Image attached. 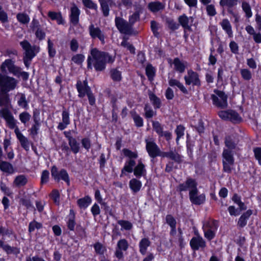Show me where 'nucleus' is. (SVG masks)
<instances>
[{"label": "nucleus", "instance_id": "obj_1", "mask_svg": "<svg viewBox=\"0 0 261 261\" xmlns=\"http://www.w3.org/2000/svg\"><path fill=\"white\" fill-rule=\"evenodd\" d=\"M115 59V56L94 48L91 50L90 55L88 57L87 68L92 69L93 66L96 71H101L106 68L107 63L112 64Z\"/></svg>", "mask_w": 261, "mask_h": 261}, {"label": "nucleus", "instance_id": "obj_2", "mask_svg": "<svg viewBox=\"0 0 261 261\" xmlns=\"http://www.w3.org/2000/svg\"><path fill=\"white\" fill-rule=\"evenodd\" d=\"M0 107V117L5 120L7 125L17 121L11 111L12 106L8 93L1 92Z\"/></svg>", "mask_w": 261, "mask_h": 261}, {"label": "nucleus", "instance_id": "obj_3", "mask_svg": "<svg viewBox=\"0 0 261 261\" xmlns=\"http://www.w3.org/2000/svg\"><path fill=\"white\" fill-rule=\"evenodd\" d=\"M20 44L24 51L23 57L24 64L27 67H29L33 58L39 53L40 47L35 45H31L26 40L20 42Z\"/></svg>", "mask_w": 261, "mask_h": 261}, {"label": "nucleus", "instance_id": "obj_4", "mask_svg": "<svg viewBox=\"0 0 261 261\" xmlns=\"http://www.w3.org/2000/svg\"><path fill=\"white\" fill-rule=\"evenodd\" d=\"M18 81L14 77L0 73V93H8L17 86Z\"/></svg>", "mask_w": 261, "mask_h": 261}, {"label": "nucleus", "instance_id": "obj_5", "mask_svg": "<svg viewBox=\"0 0 261 261\" xmlns=\"http://www.w3.org/2000/svg\"><path fill=\"white\" fill-rule=\"evenodd\" d=\"M215 94H212L211 98L213 104L217 107L223 109L227 107V96L223 91L215 90Z\"/></svg>", "mask_w": 261, "mask_h": 261}, {"label": "nucleus", "instance_id": "obj_6", "mask_svg": "<svg viewBox=\"0 0 261 261\" xmlns=\"http://www.w3.org/2000/svg\"><path fill=\"white\" fill-rule=\"evenodd\" d=\"M233 153L231 150L224 149L222 153L223 171L227 173H230L232 167L234 164Z\"/></svg>", "mask_w": 261, "mask_h": 261}, {"label": "nucleus", "instance_id": "obj_7", "mask_svg": "<svg viewBox=\"0 0 261 261\" xmlns=\"http://www.w3.org/2000/svg\"><path fill=\"white\" fill-rule=\"evenodd\" d=\"M17 121H15L11 124L8 125L7 126L9 128L13 129H14V132L18 140L19 141L20 144L25 150L28 151L30 149V145L31 143L29 142L28 139L24 137L19 130V128L17 125Z\"/></svg>", "mask_w": 261, "mask_h": 261}, {"label": "nucleus", "instance_id": "obj_8", "mask_svg": "<svg viewBox=\"0 0 261 261\" xmlns=\"http://www.w3.org/2000/svg\"><path fill=\"white\" fill-rule=\"evenodd\" d=\"M146 149L149 156L154 159L157 156H163V151H162L157 144L152 141L145 140Z\"/></svg>", "mask_w": 261, "mask_h": 261}, {"label": "nucleus", "instance_id": "obj_9", "mask_svg": "<svg viewBox=\"0 0 261 261\" xmlns=\"http://www.w3.org/2000/svg\"><path fill=\"white\" fill-rule=\"evenodd\" d=\"M115 22L117 28L121 33L126 35L132 34V27L128 22L119 17L115 18Z\"/></svg>", "mask_w": 261, "mask_h": 261}, {"label": "nucleus", "instance_id": "obj_10", "mask_svg": "<svg viewBox=\"0 0 261 261\" xmlns=\"http://www.w3.org/2000/svg\"><path fill=\"white\" fill-rule=\"evenodd\" d=\"M7 68L10 73H12L15 75L20 72V68L15 65L14 62L11 59H7L1 64L0 69L3 73H7Z\"/></svg>", "mask_w": 261, "mask_h": 261}, {"label": "nucleus", "instance_id": "obj_11", "mask_svg": "<svg viewBox=\"0 0 261 261\" xmlns=\"http://www.w3.org/2000/svg\"><path fill=\"white\" fill-rule=\"evenodd\" d=\"M184 79L187 85L192 84L194 86H200V81L198 73L191 70L188 71V75L185 76Z\"/></svg>", "mask_w": 261, "mask_h": 261}, {"label": "nucleus", "instance_id": "obj_12", "mask_svg": "<svg viewBox=\"0 0 261 261\" xmlns=\"http://www.w3.org/2000/svg\"><path fill=\"white\" fill-rule=\"evenodd\" d=\"M190 245L193 250L203 249L206 247L205 240L200 236L193 237L190 242Z\"/></svg>", "mask_w": 261, "mask_h": 261}, {"label": "nucleus", "instance_id": "obj_13", "mask_svg": "<svg viewBox=\"0 0 261 261\" xmlns=\"http://www.w3.org/2000/svg\"><path fill=\"white\" fill-rule=\"evenodd\" d=\"M76 87L79 92V97H83L87 95L91 90V88L88 85V82L86 80L83 82L78 81L76 84Z\"/></svg>", "mask_w": 261, "mask_h": 261}, {"label": "nucleus", "instance_id": "obj_14", "mask_svg": "<svg viewBox=\"0 0 261 261\" xmlns=\"http://www.w3.org/2000/svg\"><path fill=\"white\" fill-rule=\"evenodd\" d=\"M198 190H190L189 192V198L191 202L196 205H200L205 201V195L201 194L197 195Z\"/></svg>", "mask_w": 261, "mask_h": 261}, {"label": "nucleus", "instance_id": "obj_15", "mask_svg": "<svg viewBox=\"0 0 261 261\" xmlns=\"http://www.w3.org/2000/svg\"><path fill=\"white\" fill-rule=\"evenodd\" d=\"M178 188L180 191H186L188 190L190 191L197 189V183L194 179L188 178L184 183L179 185Z\"/></svg>", "mask_w": 261, "mask_h": 261}, {"label": "nucleus", "instance_id": "obj_16", "mask_svg": "<svg viewBox=\"0 0 261 261\" xmlns=\"http://www.w3.org/2000/svg\"><path fill=\"white\" fill-rule=\"evenodd\" d=\"M89 34L93 39L98 38L102 43H105V36L100 29L91 24L89 27Z\"/></svg>", "mask_w": 261, "mask_h": 261}, {"label": "nucleus", "instance_id": "obj_17", "mask_svg": "<svg viewBox=\"0 0 261 261\" xmlns=\"http://www.w3.org/2000/svg\"><path fill=\"white\" fill-rule=\"evenodd\" d=\"M178 20L180 24L185 30L191 31V25L193 22L192 17H188L185 14L180 16Z\"/></svg>", "mask_w": 261, "mask_h": 261}, {"label": "nucleus", "instance_id": "obj_18", "mask_svg": "<svg viewBox=\"0 0 261 261\" xmlns=\"http://www.w3.org/2000/svg\"><path fill=\"white\" fill-rule=\"evenodd\" d=\"M162 158H168L177 163L182 162V156L175 150H170L168 152H164Z\"/></svg>", "mask_w": 261, "mask_h": 261}, {"label": "nucleus", "instance_id": "obj_19", "mask_svg": "<svg viewBox=\"0 0 261 261\" xmlns=\"http://www.w3.org/2000/svg\"><path fill=\"white\" fill-rule=\"evenodd\" d=\"M224 143L227 147L226 149H228L232 152V150L237 148L238 142L235 140L233 136L227 135L225 138Z\"/></svg>", "mask_w": 261, "mask_h": 261}, {"label": "nucleus", "instance_id": "obj_20", "mask_svg": "<svg viewBox=\"0 0 261 261\" xmlns=\"http://www.w3.org/2000/svg\"><path fill=\"white\" fill-rule=\"evenodd\" d=\"M0 248H2L3 250L5 251L7 254H10L14 253L15 254H19L20 253L19 249L16 247H11L8 244H5L4 242L0 239Z\"/></svg>", "mask_w": 261, "mask_h": 261}, {"label": "nucleus", "instance_id": "obj_21", "mask_svg": "<svg viewBox=\"0 0 261 261\" xmlns=\"http://www.w3.org/2000/svg\"><path fill=\"white\" fill-rule=\"evenodd\" d=\"M80 14V11L75 5L71 8L70 21L74 25L79 22Z\"/></svg>", "mask_w": 261, "mask_h": 261}, {"label": "nucleus", "instance_id": "obj_22", "mask_svg": "<svg viewBox=\"0 0 261 261\" xmlns=\"http://www.w3.org/2000/svg\"><path fill=\"white\" fill-rule=\"evenodd\" d=\"M148 9L153 13L157 12L165 8V5L160 2H150L148 5Z\"/></svg>", "mask_w": 261, "mask_h": 261}, {"label": "nucleus", "instance_id": "obj_23", "mask_svg": "<svg viewBox=\"0 0 261 261\" xmlns=\"http://www.w3.org/2000/svg\"><path fill=\"white\" fill-rule=\"evenodd\" d=\"M134 174L137 177H140L146 173L145 165L141 161H139L138 165L134 169Z\"/></svg>", "mask_w": 261, "mask_h": 261}, {"label": "nucleus", "instance_id": "obj_24", "mask_svg": "<svg viewBox=\"0 0 261 261\" xmlns=\"http://www.w3.org/2000/svg\"><path fill=\"white\" fill-rule=\"evenodd\" d=\"M129 187L133 192L135 194L140 190L142 187V183L138 179L133 178L129 182Z\"/></svg>", "mask_w": 261, "mask_h": 261}, {"label": "nucleus", "instance_id": "obj_25", "mask_svg": "<svg viewBox=\"0 0 261 261\" xmlns=\"http://www.w3.org/2000/svg\"><path fill=\"white\" fill-rule=\"evenodd\" d=\"M0 169L8 174H12L14 170L13 166L9 162L0 160Z\"/></svg>", "mask_w": 261, "mask_h": 261}, {"label": "nucleus", "instance_id": "obj_26", "mask_svg": "<svg viewBox=\"0 0 261 261\" xmlns=\"http://www.w3.org/2000/svg\"><path fill=\"white\" fill-rule=\"evenodd\" d=\"M252 213L251 210H248L240 217L238 222V225L240 227L243 228L247 224V220Z\"/></svg>", "mask_w": 261, "mask_h": 261}, {"label": "nucleus", "instance_id": "obj_27", "mask_svg": "<svg viewBox=\"0 0 261 261\" xmlns=\"http://www.w3.org/2000/svg\"><path fill=\"white\" fill-rule=\"evenodd\" d=\"M136 165V162L134 160L131 159L127 161L123 169L121 170L120 176L122 177L124 172L132 173L134 170V167Z\"/></svg>", "mask_w": 261, "mask_h": 261}, {"label": "nucleus", "instance_id": "obj_28", "mask_svg": "<svg viewBox=\"0 0 261 261\" xmlns=\"http://www.w3.org/2000/svg\"><path fill=\"white\" fill-rule=\"evenodd\" d=\"M28 181V178L25 175H19L15 177L13 184L17 187H21L25 186Z\"/></svg>", "mask_w": 261, "mask_h": 261}, {"label": "nucleus", "instance_id": "obj_29", "mask_svg": "<svg viewBox=\"0 0 261 261\" xmlns=\"http://www.w3.org/2000/svg\"><path fill=\"white\" fill-rule=\"evenodd\" d=\"M169 84L171 87L176 86L184 94H188V90L185 87L183 84L176 79H171L169 80Z\"/></svg>", "mask_w": 261, "mask_h": 261}, {"label": "nucleus", "instance_id": "obj_30", "mask_svg": "<svg viewBox=\"0 0 261 261\" xmlns=\"http://www.w3.org/2000/svg\"><path fill=\"white\" fill-rule=\"evenodd\" d=\"M91 202V198L88 196H85L84 198H80L77 201L78 205L81 208H87L90 203Z\"/></svg>", "mask_w": 261, "mask_h": 261}, {"label": "nucleus", "instance_id": "obj_31", "mask_svg": "<svg viewBox=\"0 0 261 261\" xmlns=\"http://www.w3.org/2000/svg\"><path fill=\"white\" fill-rule=\"evenodd\" d=\"M223 29L226 32L229 37H231L232 35L231 26L229 21L226 19H223L220 23Z\"/></svg>", "mask_w": 261, "mask_h": 261}, {"label": "nucleus", "instance_id": "obj_32", "mask_svg": "<svg viewBox=\"0 0 261 261\" xmlns=\"http://www.w3.org/2000/svg\"><path fill=\"white\" fill-rule=\"evenodd\" d=\"M150 245V242L148 239L144 238L141 240L139 243V248L140 253L144 255L147 250V248Z\"/></svg>", "mask_w": 261, "mask_h": 261}, {"label": "nucleus", "instance_id": "obj_33", "mask_svg": "<svg viewBox=\"0 0 261 261\" xmlns=\"http://www.w3.org/2000/svg\"><path fill=\"white\" fill-rule=\"evenodd\" d=\"M173 64L174 65V69L180 73L184 72L186 66L184 63H182L178 58L174 59Z\"/></svg>", "mask_w": 261, "mask_h": 261}, {"label": "nucleus", "instance_id": "obj_34", "mask_svg": "<svg viewBox=\"0 0 261 261\" xmlns=\"http://www.w3.org/2000/svg\"><path fill=\"white\" fill-rule=\"evenodd\" d=\"M70 150L74 153L76 154L80 150V144L77 142L75 138L70 139L68 141Z\"/></svg>", "mask_w": 261, "mask_h": 261}, {"label": "nucleus", "instance_id": "obj_35", "mask_svg": "<svg viewBox=\"0 0 261 261\" xmlns=\"http://www.w3.org/2000/svg\"><path fill=\"white\" fill-rule=\"evenodd\" d=\"M218 228V222L213 220L205 222L203 225V229H207L216 231Z\"/></svg>", "mask_w": 261, "mask_h": 261}, {"label": "nucleus", "instance_id": "obj_36", "mask_svg": "<svg viewBox=\"0 0 261 261\" xmlns=\"http://www.w3.org/2000/svg\"><path fill=\"white\" fill-rule=\"evenodd\" d=\"M48 16L52 20H56L58 24H62L63 22V19L60 13L49 11L48 13Z\"/></svg>", "mask_w": 261, "mask_h": 261}, {"label": "nucleus", "instance_id": "obj_37", "mask_svg": "<svg viewBox=\"0 0 261 261\" xmlns=\"http://www.w3.org/2000/svg\"><path fill=\"white\" fill-rule=\"evenodd\" d=\"M110 76L115 82H119L121 80V73L117 69H112L110 70Z\"/></svg>", "mask_w": 261, "mask_h": 261}, {"label": "nucleus", "instance_id": "obj_38", "mask_svg": "<svg viewBox=\"0 0 261 261\" xmlns=\"http://www.w3.org/2000/svg\"><path fill=\"white\" fill-rule=\"evenodd\" d=\"M18 21L22 24H27L30 21L29 15L24 13H19L16 15Z\"/></svg>", "mask_w": 261, "mask_h": 261}, {"label": "nucleus", "instance_id": "obj_39", "mask_svg": "<svg viewBox=\"0 0 261 261\" xmlns=\"http://www.w3.org/2000/svg\"><path fill=\"white\" fill-rule=\"evenodd\" d=\"M238 0H220V5L222 7L231 8L237 5Z\"/></svg>", "mask_w": 261, "mask_h": 261}, {"label": "nucleus", "instance_id": "obj_40", "mask_svg": "<svg viewBox=\"0 0 261 261\" xmlns=\"http://www.w3.org/2000/svg\"><path fill=\"white\" fill-rule=\"evenodd\" d=\"M150 100L152 101V103L155 109H159L161 107V102L160 99L158 98L153 93L149 94V95Z\"/></svg>", "mask_w": 261, "mask_h": 261}, {"label": "nucleus", "instance_id": "obj_41", "mask_svg": "<svg viewBox=\"0 0 261 261\" xmlns=\"http://www.w3.org/2000/svg\"><path fill=\"white\" fill-rule=\"evenodd\" d=\"M241 119V117L237 112L233 110H229V120L236 123L240 122Z\"/></svg>", "mask_w": 261, "mask_h": 261}, {"label": "nucleus", "instance_id": "obj_42", "mask_svg": "<svg viewBox=\"0 0 261 261\" xmlns=\"http://www.w3.org/2000/svg\"><path fill=\"white\" fill-rule=\"evenodd\" d=\"M70 215H71V216L69 218L68 221L67 222V227H68V228L69 229H70V230H74L75 224V222L74 221V218H75L74 214L73 211L72 210H71L70 211Z\"/></svg>", "mask_w": 261, "mask_h": 261}, {"label": "nucleus", "instance_id": "obj_43", "mask_svg": "<svg viewBox=\"0 0 261 261\" xmlns=\"http://www.w3.org/2000/svg\"><path fill=\"white\" fill-rule=\"evenodd\" d=\"M145 117L146 118H151L156 115V112L154 111L151 107L148 104H146L144 107Z\"/></svg>", "mask_w": 261, "mask_h": 261}, {"label": "nucleus", "instance_id": "obj_44", "mask_svg": "<svg viewBox=\"0 0 261 261\" xmlns=\"http://www.w3.org/2000/svg\"><path fill=\"white\" fill-rule=\"evenodd\" d=\"M31 118V115L27 112H22L19 115L20 121L24 125L30 121Z\"/></svg>", "mask_w": 261, "mask_h": 261}, {"label": "nucleus", "instance_id": "obj_45", "mask_svg": "<svg viewBox=\"0 0 261 261\" xmlns=\"http://www.w3.org/2000/svg\"><path fill=\"white\" fill-rule=\"evenodd\" d=\"M155 71L154 68L151 64L147 65L146 67V74L149 80L153 79L155 74Z\"/></svg>", "mask_w": 261, "mask_h": 261}, {"label": "nucleus", "instance_id": "obj_46", "mask_svg": "<svg viewBox=\"0 0 261 261\" xmlns=\"http://www.w3.org/2000/svg\"><path fill=\"white\" fill-rule=\"evenodd\" d=\"M103 15L107 17L109 15V6L103 1L99 0Z\"/></svg>", "mask_w": 261, "mask_h": 261}, {"label": "nucleus", "instance_id": "obj_47", "mask_svg": "<svg viewBox=\"0 0 261 261\" xmlns=\"http://www.w3.org/2000/svg\"><path fill=\"white\" fill-rule=\"evenodd\" d=\"M60 179H62L65 181L68 185L70 184V179L68 174L66 170L64 169H62L59 172Z\"/></svg>", "mask_w": 261, "mask_h": 261}, {"label": "nucleus", "instance_id": "obj_48", "mask_svg": "<svg viewBox=\"0 0 261 261\" xmlns=\"http://www.w3.org/2000/svg\"><path fill=\"white\" fill-rule=\"evenodd\" d=\"M128 247V244L125 239L120 240L117 244V249L123 251H126Z\"/></svg>", "mask_w": 261, "mask_h": 261}, {"label": "nucleus", "instance_id": "obj_49", "mask_svg": "<svg viewBox=\"0 0 261 261\" xmlns=\"http://www.w3.org/2000/svg\"><path fill=\"white\" fill-rule=\"evenodd\" d=\"M240 73L242 78L245 81H249L252 78V73L248 69H241Z\"/></svg>", "mask_w": 261, "mask_h": 261}, {"label": "nucleus", "instance_id": "obj_50", "mask_svg": "<svg viewBox=\"0 0 261 261\" xmlns=\"http://www.w3.org/2000/svg\"><path fill=\"white\" fill-rule=\"evenodd\" d=\"M82 2L84 6L90 9H93L95 11L97 10V5L94 3L92 0H82Z\"/></svg>", "mask_w": 261, "mask_h": 261}, {"label": "nucleus", "instance_id": "obj_51", "mask_svg": "<svg viewBox=\"0 0 261 261\" xmlns=\"http://www.w3.org/2000/svg\"><path fill=\"white\" fill-rule=\"evenodd\" d=\"M132 117L135 124L137 127H141L143 126V119L139 115L137 114L135 112H134L132 113Z\"/></svg>", "mask_w": 261, "mask_h": 261}, {"label": "nucleus", "instance_id": "obj_52", "mask_svg": "<svg viewBox=\"0 0 261 261\" xmlns=\"http://www.w3.org/2000/svg\"><path fill=\"white\" fill-rule=\"evenodd\" d=\"M242 9L243 11L246 13V16L247 17L249 18L252 16V12L251 10V7L248 3L246 2H243L242 3Z\"/></svg>", "mask_w": 261, "mask_h": 261}, {"label": "nucleus", "instance_id": "obj_53", "mask_svg": "<svg viewBox=\"0 0 261 261\" xmlns=\"http://www.w3.org/2000/svg\"><path fill=\"white\" fill-rule=\"evenodd\" d=\"M153 129L160 136L163 135V127L158 121H152Z\"/></svg>", "mask_w": 261, "mask_h": 261}, {"label": "nucleus", "instance_id": "obj_54", "mask_svg": "<svg viewBox=\"0 0 261 261\" xmlns=\"http://www.w3.org/2000/svg\"><path fill=\"white\" fill-rule=\"evenodd\" d=\"M123 152L125 156H127L129 158V160H134L137 158L138 157V154L137 152H133L128 149H123Z\"/></svg>", "mask_w": 261, "mask_h": 261}, {"label": "nucleus", "instance_id": "obj_55", "mask_svg": "<svg viewBox=\"0 0 261 261\" xmlns=\"http://www.w3.org/2000/svg\"><path fill=\"white\" fill-rule=\"evenodd\" d=\"M47 44L49 56L53 58L55 56L56 53V49L54 47V43L51 41L50 39H49L47 41Z\"/></svg>", "mask_w": 261, "mask_h": 261}, {"label": "nucleus", "instance_id": "obj_56", "mask_svg": "<svg viewBox=\"0 0 261 261\" xmlns=\"http://www.w3.org/2000/svg\"><path fill=\"white\" fill-rule=\"evenodd\" d=\"M18 105L19 107H22L24 109H27L28 108V102L26 100L25 94L23 93H21L20 95V97L18 101Z\"/></svg>", "mask_w": 261, "mask_h": 261}, {"label": "nucleus", "instance_id": "obj_57", "mask_svg": "<svg viewBox=\"0 0 261 261\" xmlns=\"http://www.w3.org/2000/svg\"><path fill=\"white\" fill-rule=\"evenodd\" d=\"M121 45L124 47H126L130 52L134 54L135 53V49L133 45L127 41L125 38H123V41L121 43Z\"/></svg>", "mask_w": 261, "mask_h": 261}, {"label": "nucleus", "instance_id": "obj_58", "mask_svg": "<svg viewBox=\"0 0 261 261\" xmlns=\"http://www.w3.org/2000/svg\"><path fill=\"white\" fill-rule=\"evenodd\" d=\"M84 58L85 57L84 55L82 54H76L72 57L71 60L75 64L80 65L82 64L84 60Z\"/></svg>", "mask_w": 261, "mask_h": 261}, {"label": "nucleus", "instance_id": "obj_59", "mask_svg": "<svg viewBox=\"0 0 261 261\" xmlns=\"http://www.w3.org/2000/svg\"><path fill=\"white\" fill-rule=\"evenodd\" d=\"M185 127L182 125H178L175 129V133L177 135L176 142L184 135Z\"/></svg>", "mask_w": 261, "mask_h": 261}, {"label": "nucleus", "instance_id": "obj_60", "mask_svg": "<svg viewBox=\"0 0 261 261\" xmlns=\"http://www.w3.org/2000/svg\"><path fill=\"white\" fill-rule=\"evenodd\" d=\"M34 120L35 122V124L32 126V127L30 129V132H31V134L35 136V135H36L38 133L37 131L38 130V127L39 126V122L37 120V119L35 116H34Z\"/></svg>", "mask_w": 261, "mask_h": 261}, {"label": "nucleus", "instance_id": "obj_61", "mask_svg": "<svg viewBox=\"0 0 261 261\" xmlns=\"http://www.w3.org/2000/svg\"><path fill=\"white\" fill-rule=\"evenodd\" d=\"M13 234V231L12 229L0 226V234L3 237L5 236H10Z\"/></svg>", "mask_w": 261, "mask_h": 261}, {"label": "nucleus", "instance_id": "obj_62", "mask_svg": "<svg viewBox=\"0 0 261 261\" xmlns=\"http://www.w3.org/2000/svg\"><path fill=\"white\" fill-rule=\"evenodd\" d=\"M42 227V224L40 223H38L35 221L31 222L29 224V231L30 232H32L35 230V229H39Z\"/></svg>", "mask_w": 261, "mask_h": 261}, {"label": "nucleus", "instance_id": "obj_63", "mask_svg": "<svg viewBox=\"0 0 261 261\" xmlns=\"http://www.w3.org/2000/svg\"><path fill=\"white\" fill-rule=\"evenodd\" d=\"M166 221L167 223L170 226V227L176 226V220L171 215H168L166 216Z\"/></svg>", "mask_w": 261, "mask_h": 261}, {"label": "nucleus", "instance_id": "obj_64", "mask_svg": "<svg viewBox=\"0 0 261 261\" xmlns=\"http://www.w3.org/2000/svg\"><path fill=\"white\" fill-rule=\"evenodd\" d=\"M118 224H119L125 230H129L132 228V224L130 222L125 220H119Z\"/></svg>", "mask_w": 261, "mask_h": 261}]
</instances>
